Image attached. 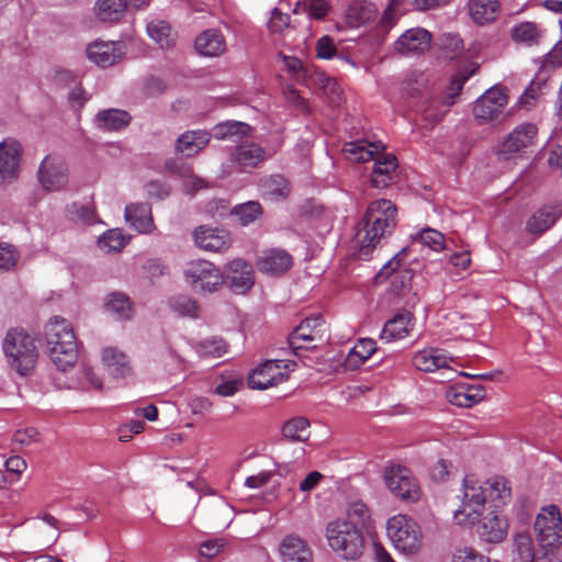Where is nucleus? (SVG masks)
<instances>
[{
  "label": "nucleus",
  "mask_w": 562,
  "mask_h": 562,
  "mask_svg": "<svg viewBox=\"0 0 562 562\" xmlns=\"http://www.w3.org/2000/svg\"><path fill=\"white\" fill-rule=\"evenodd\" d=\"M396 205L386 199L371 202L359 223L361 229L357 233L359 256H368L381 239L390 236L397 223Z\"/></svg>",
  "instance_id": "1"
},
{
  "label": "nucleus",
  "mask_w": 562,
  "mask_h": 562,
  "mask_svg": "<svg viewBox=\"0 0 562 562\" xmlns=\"http://www.w3.org/2000/svg\"><path fill=\"white\" fill-rule=\"evenodd\" d=\"M45 339L48 356L60 371L72 368L78 360V345L71 324L55 316L45 326Z\"/></svg>",
  "instance_id": "2"
},
{
  "label": "nucleus",
  "mask_w": 562,
  "mask_h": 562,
  "mask_svg": "<svg viewBox=\"0 0 562 562\" xmlns=\"http://www.w3.org/2000/svg\"><path fill=\"white\" fill-rule=\"evenodd\" d=\"M326 539L330 549L341 559L357 560L364 549V537L360 527L347 519H335L326 526Z\"/></svg>",
  "instance_id": "3"
},
{
  "label": "nucleus",
  "mask_w": 562,
  "mask_h": 562,
  "mask_svg": "<svg viewBox=\"0 0 562 562\" xmlns=\"http://www.w3.org/2000/svg\"><path fill=\"white\" fill-rule=\"evenodd\" d=\"M3 351L10 368L20 375H27L33 371L38 359L34 339L22 329L8 331Z\"/></svg>",
  "instance_id": "4"
},
{
  "label": "nucleus",
  "mask_w": 562,
  "mask_h": 562,
  "mask_svg": "<svg viewBox=\"0 0 562 562\" xmlns=\"http://www.w3.org/2000/svg\"><path fill=\"white\" fill-rule=\"evenodd\" d=\"M386 535L394 548L404 554H415L422 547L423 536L419 525L403 514L389 518Z\"/></svg>",
  "instance_id": "5"
},
{
  "label": "nucleus",
  "mask_w": 562,
  "mask_h": 562,
  "mask_svg": "<svg viewBox=\"0 0 562 562\" xmlns=\"http://www.w3.org/2000/svg\"><path fill=\"white\" fill-rule=\"evenodd\" d=\"M462 492L461 505L454 513V519L459 525H473L482 516L487 503L486 488L472 476H465Z\"/></svg>",
  "instance_id": "6"
},
{
  "label": "nucleus",
  "mask_w": 562,
  "mask_h": 562,
  "mask_svg": "<svg viewBox=\"0 0 562 562\" xmlns=\"http://www.w3.org/2000/svg\"><path fill=\"white\" fill-rule=\"evenodd\" d=\"M479 65L470 63L459 69L451 78L449 94L443 100H430L423 111L424 120L434 126L439 123L447 112V108L454 103V98L461 92L464 82L476 72Z\"/></svg>",
  "instance_id": "7"
},
{
  "label": "nucleus",
  "mask_w": 562,
  "mask_h": 562,
  "mask_svg": "<svg viewBox=\"0 0 562 562\" xmlns=\"http://www.w3.org/2000/svg\"><path fill=\"white\" fill-rule=\"evenodd\" d=\"M184 276L192 288L200 292H215L224 282L220 268L202 259L189 262Z\"/></svg>",
  "instance_id": "8"
},
{
  "label": "nucleus",
  "mask_w": 562,
  "mask_h": 562,
  "mask_svg": "<svg viewBox=\"0 0 562 562\" xmlns=\"http://www.w3.org/2000/svg\"><path fill=\"white\" fill-rule=\"evenodd\" d=\"M538 540L543 548L562 544V514L557 505L543 507L535 521Z\"/></svg>",
  "instance_id": "9"
},
{
  "label": "nucleus",
  "mask_w": 562,
  "mask_h": 562,
  "mask_svg": "<svg viewBox=\"0 0 562 562\" xmlns=\"http://www.w3.org/2000/svg\"><path fill=\"white\" fill-rule=\"evenodd\" d=\"M384 481L390 492L402 501L415 503L420 498V487L411 470L405 467L386 468Z\"/></svg>",
  "instance_id": "10"
},
{
  "label": "nucleus",
  "mask_w": 562,
  "mask_h": 562,
  "mask_svg": "<svg viewBox=\"0 0 562 562\" xmlns=\"http://www.w3.org/2000/svg\"><path fill=\"white\" fill-rule=\"evenodd\" d=\"M37 176L44 190L59 191L68 184V166L63 158L47 155L40 165Z\"/></svg>",
  "instance_id": "11"
},
{
  "label": "nucleus",
  "mask_w": 562,
  "mask_h": 562,
  "mask_svg": "<svg viewBox=\"0 0 562 562\" xmlns=\"http://www.w3.org/2000/svg\"><path fill=\"white\" fill-rule=\"evenodd\" d=\"M323 319L321 315L305 318L288 338L289 346L295 355L301 349L315 348L314 342L323 339Z\"/></svg>",
  "instance_id": "12"
},
{
  "label": "nucleus",
  "mask_w": 562,
  "mask_h": 562,
  "mask_svg": "<svg viewBox=\"0 0 562 562\" xmlns=\"http://www.w3.org/2000/svg\"><path fill=\"white\" fill-rule=\"evenodd\" d=\"M507 101L508 98L505 91L498 87H493L474 102V117L480 123L496 120L506 106Z\"/></svg>",
  "instance_id": "13"
},
{
  "label": "nucleus",
  "mask_w": 562,
  "mask_h": 562,
  "mask_svg": "<svg viewBox=\"0 0 562 562\" xmlns=\"http://www.w3.org/2000/svg\"><path fill=\"white\" fill-rule=\"evenodd\" d=\"M22 145L8 137L0 143V179L1 183H12L20 176Z\"/></svg>",
  "instance_id": "14"
},
{
  "label": "nucleus",
  "mask_w": 562,
  "mask_h": 562,
  "mask_svg": "<svg viewBox=\"0 0 562 562\" xmlns=\"http://www.w3.org/2000/svg\"><path fill=\"white\" fill-rule=\"evenodd\" d=\"M226 282L229 288L239 294L248 292L255 284L252 266L241 258L229 261L226 266Z\"/></svg>",
  "instance_id": "15"
},
{
  "label": "nucleus",
  "mask_w": 562,
  "mask_h": 562,
  "mask_svg": "<svg viewBox=\"0 0 562 562\" xmlns=\"http://www.w3.org/2000/svg\"><path fill=\"white\" fill-rule=\"evenodd\" d=\"M282 360H268L256 368L248 376V385L256 390H266L283 382L288 375L281 371Z\"/></svg>",
  "instance_id": "16"
},
{
  "label": "nucleus",
  "mask_w": 562,
  "mask_h": 562,
  "mask_svg": "<svg viewBox=\"0 0 562 562\" xmlns=\"http://www.w3.org/2000/svg\"><path fill=\"white\" fill-rule=\"evenodd\" d=\"M193 239L195 245L205 251H224L232 245L229 232L205 225L194 229Z\"/></svg>",
  "instance_id": "17"
},
{
  "label": "nucleus",
  "mask_w": 562,
  "mask_h": 562,
  "mask_svg": "<svg viewBox=\"0 0 562 562\" xmlns=\"http://www.w3.org/2000/svg\"><path fill=\"white\" fill-rule=\"evenodd\" d=\"M508 532V522L499 509H492L483 516L477 533L488 543H499L505 540Z\"/></svg>",
  "instance_id": "18"
},
{
  "label": "nucleus",
  "mask_w": 562,
  "mask_h": 562,
  "mask_svg": "<svg viewBox=\"0 0 562 562\" xmlns=\"http://www.w3.org/2000/svg\"><path fill=\"white\" fill-rule=\"evenodd\" d=\"M431 34L423 27L405 31L395 42V49L402 55H417L429 50Z\"/></svg>",
  "instance_id": "19"
},
{
  "label": "nucleus",
  "mask_w": 562,
  "mask_h": 562,
  "mask_svg": "<svg viewBox=\"0 0 562 562\" xmlns=\"http://www.w3.org/2000/svg\"><path fill=\"white\" fill-rule=\"evenodd\" d=\"M125 55L122 42L95 41L87 48L88 58L100 67H110L120 61Z\"/></svg>",
  "instance_id": "20"
},
{
  "label": "nucleus",
  "mask_w": 562,
  "mask_h": 562,
  "mask_svg": "<svg viewBox=\"0 0 562 562\" xmlns=\"http://www.w3.org/2000/svg\"><path fill=\"white\" fill-rule=\"evenodd\" d=\"M538 128L535 124L526 123L517 126L504 140L501 154L507 159L510 155L522 151L536 142Z\"/></svg>",
  "instance_id": "21"
},
{
  "label": "nucleus",
  "mask_w": 562,
  "mask_h": 562,
  "mask_svg": "<svg viewBox=\"0 0 562 562\" xmlns=\"http://www.w3.org/2000/svg\"><path fill=\"white\" fill-rule=\"evenodd\" d=\"M374 167L371 172V184L376 189L391 186L396 178L397 159L393 154H383L381 150L374 157Z\"/></svg>",
  "instance_id": "22"
},
{
  "label": "nucleus",
  "mask_w": 562,
  "mask_h": 562,
  "mask_svg": "<svg viewBox=\"0 0 562 562\" xmlns=\"http://www.w3.org/2000/svg\"><path fill=\"white\" fill-rule=\"evenodd\" d=\"M210 140L211 134L207 131H187L177 138L175 150L177 154L190 158L205 148Z\"/></svg>",
  "instance_id": "23"
},
{
  "label": "nucleus",
  "mask_w": 562,
  "mask_h": 562,
  "mask_svg": "<svg viewBox=\"0 0 562 562\" xmlns=\"http://www.w3.org/2000/svg\"><path fill=\"white\" fill-rule=\"evenodd\" d=\"M292 266V257L281 249L266 250L257 260V268L263 273L280 274Z\"/></svg>",
  "instance_id": "24"
},
{
  "label": "nucleus",
  "mask_w": 562,
  "mask_h": 562,
  "mask_svg": "<svg viewBox=\"0 0 562 562\" xmlns=\"http://www.w3.org/2000/svg\"><path fill=\"white\" fill-rule=\"evenodd\" d=\"M144 3V0H98L94 12L97 18L103 22H115L124 15L128 4L139 8Z\"/></svg>",
  "instance_id": "25"
},
{
  "label": "nucleus",
  "mask_w": 562,
  "mask_h": 562,
  "mask_svg": "<svg viewBox=\"0 0 562 562\" xmlns=\"http://www.w3.org/2000/svg\"><path fill=\"white\" fill-rule=\"evenodd\" d=\"M195 50L203 56L217 57L226 50L223 34L214 29L202 32L194 42Z\"/></svg>",
  "instance_id": "26"
},
{
  "label": "nucleus",
  "mask_w": 562,
  "mask_h": 562,
  "mask_svg": "<svg viewBox=\"0 0 562 562\" xmlns=\"http://www.w3.org/2000/svg\"><path fill=\"white\" fill-rule=\"evenodd\" d=\"M125 218L139 233H150L155 228L151 207L148 203H132L125 207Z\"/></svg>",
  "instance_id": "27"
},
{
  "label": "nucleus",
  "mask_w": 562,
  "mask_h": 562,
  "mask_svg": "<svg viewBox=\"0 0 562 562\" xmlns=\"http://www.w3.org/2000/svg\"><path fill=\"white\" fill-rule=\"evenodd\" d=\"M280 554L283 562H312V552L304 540L295 536H286L281 546Z\"/></svg>",
  "instance_id": "28"
},
{
  "label": "nucleus",
  "mask_w": 562,
  "mask_h": 562,
  "mask_svg": "<svg viewBox=\"0 0 562 562\" xmlns=\"http://www.w3.org/2000/svg\"><path fill=\"white\" fill-rule=\"evenodd\" d=\"M468 8L472 20L479 25H484L496 20L501 3L498 0H469Z\"/></svg>",
  "instance_id": "29"
},
{
  "label": "nucleus",
  "mask_w": 562,
  "mask_h": 562,
  "mask_svg": "<svg viewBox=\"0 0 562 562\" xmlns=\"http://www.w3.org/2000/svg\"><path fill=\"white\" fill-rule=\"evenodd\" d=\"M232 159L240 169L256 168L265 160V150L255 143H243L232 154Z\"/></svg>",
  "instance_id": "30"
},
{
  "label": "nucleus",
  "mask_w": 562,
  "mask_h": 562,
  "mask_svg": "<svg viewBox=\"0 0 562 562\" xmlns=\"http://www.w3.org/2000/svg\"><path fill=\"white\" fill-rule=\"evenodd\" d=\"M104 308L117 321H128L134 314L130 297L121 292L109 294L104 302Z\"/></svg>",
  "instance_id": "31"
},
{
  "label": "nucleus",
  "mask_w": 562,
  "mask_h": 562,
  "mask_svg": "<svg viewBox=\"0 0 562 562\" xmlns=\"http://www.w3.org/2000/svg\"><path fill=\"white\" fill-rule=\"evenodd\" d=\"M413 366L424 372H434L439 369L449 370L448 358L438 353L436 349H425L417 352L413 358Z\"/></svg>",
  "instance_id": "32"
},
{
  "label": "nucleus",
  "mask_w": 562,
  "mask_h": 562,
  "mask_svg": "<svg viewBox=\"0 0 562 562\" xmlns=\"http://www.w3.org/2000/svg\"><path fill=\"white\" fill-rule=\"evenodd\" d=\"M412 322V314L407 311L397 313L392 319L387 321L381 334V339L391 341L394 339H402L409 333V324Z\"/></svg>",
  "instance_id": "33"
},
{
  "label": "nucleus",
  "mask_w": 562,
  "mask_h": 562,
  "mask_svg": "<svg viewBox=\"0 0 562 562\" xmlns=\"http://www.w3.org/2000/svg\"><path fill=\"white\" fill-rule=\"evenodd\" d=\"M487 502L493 509H499L505 505L512 495V490L504 477H494L485 482Z\"/></svg>",
  "instance_id": "34"
},
{
  "label": "nucleus",
  "mask_w": 562,
  "mask_h": 562,
  "mask_svg": "<svg viewBox=\"0 0 562 562\" xmlns=\"http://www.w3.org/2000/svg\"><path fill=\"white\" fill-rule=\"evenodd\" d=\"M131 120L128 112L119 109L103 110L95 116L99 128L104 131L122 130L130 124Z\"/></svg>",
  "instance_id": "35"
},
{
  "label": "nucleus",
  "mask_w": 562,
  "mask_h": 562,
  "mask_svg": "<svg viewBox=\"0 0 562 562\" xmlns=\"http://www.w3.org/2000/svg\"><path fill=\"white\" fill-rule=\"evenodd\" d=\"M147 33L161 49H169L176 45L177 32L166 21H151L147 25Z\"/></svg>",
  "instance_id": "36"
},
{
  "label": "nucleus",
  "mask_w": 562,
  "mask_h": 562,
  "mask_svg": "<svg viewBox=\"0 0 562 562\" xmlns=\"http://www.w3.org/2000/svg\"><path fill=\"white\" fill-rule=\"evenodd\" d=\"M485 397V389L476 387L475 393L468 392L464 386L450 387L447 390L446 398L458 407H471Z\"/></svg>",
  "instance_id": "37"
},
{
  "label": "nucleus",
  "mask_w": 562,
  "mask_h": 562,
  "mask_svg": "<svg viewBox=\"0 0 562 562\" xmlns=\"http://www.w3.org/2000/svg\"><path fill=\"white\" fill-rule=\"evenodd\" d=\"M102 360L111 369L116 378H124L131 372L126 355L115 348H105L102 352Z\"/></svg>",
  "instance_id": "38"
},
{
  "label": "nucleus",
  "mask_w": 562,
  "mask_h": 562,
  "mask_svg": "<svg viewBox=\"0 0 562 562\" xmlns=\"http://www.w3.org/2000/svg\"><path fill=\"white\" fill-rule=\"evenodd\" d=\"M384 146L379 143L353 142L346 145L345 153L349 154L358 162L373 160Z\"/></svg>",
  "instance_id": "39"
},
{
  "label": "nucleus",
  "mask_w": 562,
  "mask_h": 562,
  "mask_svg": "<svg viewBox=\"0 0 562 562\" xmlns=\"http://www.w3.org/2000/svg\"><path fill=\"white\" fill-rule=\"evenodd\" d=\"M558 213L551 206L538 210L529 218L527 229L532 234H541L549 229L558 218Z\"/></svg>",
  "instance_id": "40"
},
{
  "label": "nucleus",
  "mask_w": 562,
  "mask_h": 562,
  "mask_svg": "<svg viewBox=\"0 0 562 562\" xmlns=\"http://www.w3.org/2000/svg\"><path fill=\"white\" fill-rule=\"evenodd\" d=\"M510 35L516 43L533 45L540 38V30L533 22H522L512 29Z\"/></svg>",
  "instance_id": "41"
},
{
  "label": "nucleus",
  "mask_w": 562,
  "mask_h": 562,
  "mask_svg": "<svg viewBox=\"0 0 562 562\" xmlns=\"http://www.w3.org/2000/svg\"><path fill=\"white\" fill-rule=\"evenodd\" d=\"M537 557L532 539L528 535L518 533L514 539L513 562H532Z\"/></svg>",
  "instance_id": "42"
},
{
  "label": "nucleus",
  "mask_w": 562,
  "mask_h": 562,
  "mask_svg": "<svg viewBox=\"0 0 562 562\" xmlns=\"http://www.w3.org/2000/svg\"><path fill=\"white\" fill-rule=\"evenodd\" d=\"M250 131V126L243 122L227 121L220 123L215 126L214 136L217 139H232L235 137L240 138L247 136Z\"/></svg>",
  "instance_id": "43"
},
{
  "label": "nucleus",
  "mask_w": 562,
  "mask_h": 562,
  "mask_svg": "<svg viewBox=\"0 0 562 562\" xmlns=\"http://www.w3.org/2000/svg\"><path fill=\"white\" fill-rule=\"evenodd\" d=\"M232 214L237 216L241 225H248L255 222L262 214L261 205L256 201H249L236 205Z\"/></svg>",
  "instance_id": "44"
},
{
  "label": "nucleus",
  "mask_w": 562,
  "mask_h": 562,
  "mask_svg": "<svg viewBox=\"0 0 562 562\" xmlns=\"http://www.w3.org/2000/svg\"><path fill=\"white\" fill-rule=\"evenodd\" d=\"M546 89L547 79L537 76L520 97L519 103L524 106L530 108L541 95L546 93Z\"/></svg>",
  "instance_id": "45"
},
{
  "label": "nucleus",
  "mask_w": 562,
  "mask_h": 562,
  "mask_svg": "<svg viewBox=\"0 0 562 562\" xmlns=\"http://www.w3.org/2000/svg\"><path fill=\"white\" fill-rule=\"evenodd\" d=\"M227 344L222 338L212 337L198 345V352L201 357L220 358L227 352Z\"/></svg>",
  "instance_id": "46"
},
{
  "label": "nucleus",
  "mask_w": 562,
  "mask_h": 562,
  "mask_svg": "<svg viewBox=\"0 0 562 562\" xmlns=\"http://www.w3.org/2000/svg\"><path fill=\"white\" fill-rule=\"evenodd\" d=\"M374 16L375 10L372 4L353 3L348 9V18L357 24H364Z\"/></svg>",
  "instance_id": "47"
},
{
  "label": "nucleus",
  "mask_w": 562,
  "mask_h": 562,
  "mask_svg": "<svg viewBox=\"0 0 562 562\" xmlns=\"http://www.w3.org/2000/svg\"><path fill=\"white\" fill-rule=\"evenodd\" d=\"M463 50V42L458 35L447 34L441 38V53L446 59H453Z\"/></svg>",
  "instance_id": "48"
},
{
  "label": "nucleus",
  "mask_w": 562,
  "mask_h": 562,
  "mask_svg": "<svg viewBox=\"0 0 562 562\" xmlns=\"http://www.w3.org/2000/svg\"><path fill=\"white\" fill-rule=\"evenodd\" d=\"M125 245L126 238L119 229H110L99 238V246L109 251H120Z\"/></svg>",
  "instance_id": "49"
},
{
  "label": "nucleus",
  "mask_w": 562,
  "mask_h": 562,
  "mask_svg": "<svg viewBox=\"0 0 562 562\" xmlns=\"http://www.w3.org/2000/svg\"><path fill=\"white\" fill-rule=\"evenodd\" d=\"M348 521H352L356 526H364L370 519V509L361 501L352 502L347 509Z\"/></svg>",
  "instance_id": "50"
},
{
  "label": "nucleus",
  "mask_w": 562,
  "mask_h": 562,
  "mask_svg": "<svg viewBox=\"0 0 562 562\" xmlns=\"http://www.w3.org/2000/svg\"><path fill=\"white\" fill-rule=\"evenodd\" d=\"M310 425L311 424H283L281 430L282 436L291 442L305 441L311 434L308 429Z\"/></svg>",
  "instance_id": "51"
},
{
  "label": "nucleus",
  "mask_w": 562,
  "mask_h": 562,
  "mask_svg": "<svg viewBox=\"0 0 562 562\" xmlns=\"http://www.w3.org/2000/svg\"><path fill=\"white\" fill-rule=\"evenodd\" d=\"M40 440L41 432L36 427L30 424H24L23 427L18 428L13 434V441L22 446H29Z\"/></svg>",
  "instance_id": "52"
},
{
  "label": "nucleus",
  "mask_w": 562,
  "mask_h": 562,
  "mask_svg": "<svg viewBox=\"0 0 562 562\" xmlns=\"http://www.w3.org/2000/svg\"><path fill=\"white\" fill-rule=\"evenodd\" d=\"M418 238L422 244L427 245L435 251H439L445 248V236L436 229L425 228L418 234Z\"/></svg>",
  "instance_id": "53"
},
{
  "label": "nucleus",
  "mask_w": 562,
  "mask_h": 562,
  "mask_svg": "<svg viewBox=\"0 0 562 562\" xmlns=\"http://www.w3.org/2000/svg\"><path fill=\"white\" fill-rule=\"evenodd\" d=\"M171 308L182 316H196V302L188 296H176L170 300Z\"/></svg>",
  "instance_id": "54"
},
{
  "label": "nucleus",
  "mask_w": 562,
  "mask_h": 562,
  "mask_svg": "<svg viewBox=\"0 0 562 562\" xmlns=\"http://www.w3.org/2000/svg\"><path fill=\"white\" fill-rule=\"evenodd\" d=\"M453 562H498L479 553L475 549L463 547L456 550L452 557Z\"/></svg>",
  "instance_id": "55"
},
{
  "label": "nucleus",
  "mask_w": 562,
  "mask_h": 562,
  "mask_svg": "<svg viewBox=\"0 0 562 562\" xmlns=\"http://www.w3.org/2000/svg\"><path fill=\"white\" fill-rule=\"evenodd\" d=\"M268 193L277 196H286L290 192L288 180L281 175H273L266 180Z\"/></svg>",
  "instance_id": "56"
},
{
  "label": "nucleus",
  "mask_w": 562,
  "mask_h": 562,
  "mask_svg": "<svg viewBox=\"0 0 562 562\" xmlns=\"http://www.w3.org/2000/svg\"><path fill=\"white\" fill-rule=\"evenodd\" d=\"M424 87V76L422 74H412L404 80L402 91L407 97H416L417 94L420 93Z\"/></svg>",
  "instance_id": "57"
},
{
  "label": "nucleus",
  "mask_w": 562,
  "mask_h": 562,
  "mask_svg": "<svg viewBox=\"0 0 562 562\" xmlns=\"http://www.w3.org/2000/svg\"><path fill=\"white\" fill-rule=\"evenodd\" d=\"M226 546L224 538H214L206 540L200 546V554L207 559L215 558Z\"/></svg>",
  "instance_id": "58"
},
{
  "label": "nucleus",
  "mask_w": 562,
  "mask_h": 562,
  "mask_svg": "<svg viewBox=\"0 0 562 562\" xmlns=\"http://www.w3.org/2000/svg\"><path fill=\"white\" fill-rule=\"evenodd\" d=\"M375 351V341L370 338L359 339L357 345L350 350V358L360 357L369 359L370 356Z\"/></svg>",
  "instance_id": "59"
},
{
  "label": "nucleus",
  "mask_w": 562,
  "mask_h": 562,
  "mask_svg": "<svg viewBox=\"0 0 562 562\" xmlns=\"http://www.w3.org/2000/svg\"><path fill=\"white\" fill-rule=\"evenodd\" d=\"M18 252L11 245H0V270L7 271L15 266Z\"/></svg>",
  "instance_id": "60"
},
{
  "label": "nucleus",
  "mask_w": 562,
  "mask_h": 562,
  "mask_svg": "<svg viewBox=\"0 0 562 562\" xmlns=\"http://www.w3.org/2000/svg\"><path fill=\"white\" fill-rule=\"evenodd\" d=\"M130 422H138L140 418L153 422L158 418V408L154 404H148L144 407H134L133 416H126Z\"/></svg>",
  "instance_id": "61"
},
{
  "label": "nucleus",
  "mask_w": 562,
  "mask_h": 562,
  "mask_svg": "<svg viewBox=\"0 0 562 562\" xmlns=\"http://www.w3.org/2000/svg\"><path fill=\"white\" fill-rule=\"evenodd\" d=\"M317 57L322 59H330L336 55L334 41L328 35L322 36L316 44Z\"/></svg>",
  "instance_id": "62"
},
{
  "label": "nucleus",
  "mask_w": 562,
  "mask_h": 562,
  "mask_svg": "<svg viewBox=\"0 0 562 562\" xmlns=\"http://www.w3.org/2000/svg\"><path fill=\"white\" fill-rule=\"evenodd\" d=\"M290 24V15L284 14L278 9H274L272 11L270 21H269V29L271 32L274 33H281L284 29H286Z\"/></svg>",
  "instance_id": "63"
},
{
  "label": "nucleus",
  "mask_w": 562,
  "mask_h": 562,
  "mask_svg": "<svg viewBox=\"0 0 562 562\" xmlns=\"http://www.w3.org/2000/svg\"><path fill=\"white\" fill-rule=\"evenodd\" d=\"M144 425L145 424H121L115 430L119 440L122 442L128 441L132 439L133 435L144 431Z\"/></svg>",
  "instance_id": "64"
}]
</instances>
